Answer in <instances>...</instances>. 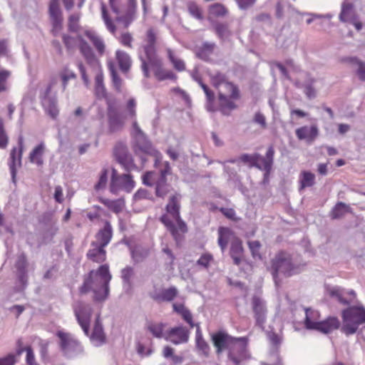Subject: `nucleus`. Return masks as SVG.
<instances>
[{"label": "nucleus", "instance_id": "1", "mask_svg": "<svg viewBox=\"0 0 365 365\" xmlns=\"http://www.w3.org/2000/svg\"><path fill=\"white\" fill-rule=\"evenodd\" d=\"M162 45L163 38L160 29L155 25L146 26L140 36V43L138 48L140 68L145 78H150L153 74L158 81H176L177 75L165 66L163 59L159 55Z\"/></svg>", "mask_w": 365, "mask_h": 365}, {"label": "nucleus", "instance_id": "2", "mask_svg": "<svg viewBox=\"0 0 365 365\" xmlns=\"http://www.w3.org/2000/svg\"><path fill=\"white\" fill-rule=\"evenodd\" d=\"M211 339L217 356L227 351V361L232 365H240L250 357L246 337H233L225 331H218L211 335Z\"/></svg>", "mask_w": 365, "mask_h": 365}, {"label": "nucleus", "instance_id": "3", "mask_svg": "<svg viewBox=\"0 0 365 365\" xmlns=\"http://www.w3.org/2000/svg\"><path fill=\"white\" fill-rule=\"evenodd\" d=\"M180 195L170 197L165 206L166 213L161 215L160 221L170 233L177 245L180 244L187 232V224L180 216Z\"/></svg>", "mask_w": 365, "mask_h": 365}, {"label": "nucleus", "instance_id": "4", "mask_svg": "<svg viewBox=\"0 0 365 365\" xmlns=\"http://www.w3.org/2000/svg\"><path fill=\"white\" fill-rule=\"evenodd\" d=\"M112 276L107 264L101 265L96 271L91 270L80 289L81 294H87L93 290L95 297H108L109 282Z\"/></svg>", "mask_w": 365, "mask_h": 365}, {"label": "nucleus", "instance_id": "5", "mask_svg": "<svg viewBox=\"0 0 365 365\" xmlns=\"http://www.w3.org/2000/svg\"><path fill=\"white\" fill-rule=\"evenodd\" d=\"M78 39L80 41V53L84 58L86 63L95 72V94L98 98H106L107 92L103 83L104 75L100 60L86 41H84L81 37H78Z\"/></svg>", "mask_w": 365, "mask_h": 365}, {"label": "nucleus", "instance_id": "6", "mask_svg": "<svg viewBox=\"0 0 365 365\" xmlns=\"http://www.w3.org/2000/svg\"><path fill=\"white\" fill-rule=\"evenodd\" d=\"M217 92L219 110L225 115L237 108L236 101L241 97L240 91L237 85L232 82H227L222 86Z\"/></svg>", "mask_w": 365, "mask_h": 365}, {"label": "nucleus", "instance_id": "7", "mask_svg": "<svg viewBox=\"0 0 365 365\" xmlns=\"http://www.w3.org/2000/svg\"><path fill=\"white\" fill-rule=\"evenodd\" d=\"M106 298H93L91 303L83 300H77L73 304L75 316L86 336L89 334L90 322L93 312L100 309Z\"/></svg>", "mask_w": 365, "mask_h": 365}, {"label": "nucleus", "instance_id": "8", "mask_svg": "<svg viewBox=\"0 0 365 365\" xmlns=\"http://www.w3.org/2000/svg\"><path fill=\"white\" fill-rule=\"evenodd\" d=\"M341 318V331L346 336L354 334L365 323V308L362 305L350 306L342 310Z\"/></svg>", "mask_w": 365, "mask_h": 365}, {"label": "nucleus", "instance_id": "9", "mask_svg": "<svg viewBox=\"0 0 365 365\" xmlns=\"http://www.w3.org/2000/svg\"><path fill=\"white\" fill-rule=\"evenodd\" d=\"M269 269L277 286L279 283L278 279L279 274H282L284 277H288L296 273V267L292 264L291 256L284 251L277 253L271 260Z\"/></svg>", "mask_w": 365, "mask_h": 365}, {"label": "nucleus", "instance_id": "10", "mask_svg": "<svg viewBox=\"0 0 365 365\" xmlns=\"http://www.w3.org/2000/svg\"><path fill=\"white\" fill-rule=\"evenodd\" d=\"M76 78V74L67 67L63 68L58 76H52L44 91L40 94V98H56V94L59 89L65 91L69 80Z\"/></svg>", "mask_w": 365, "mask_h": 365}, {"label": "nucleus", "instance_id": "11", "mask_svg": "<svg viewBox=\"0 0 365 365\" xmlns=\"http://www.w3.org/2000/svg\"><path fill=\"white\" fill-rule=\"evenodd\" d=\"M59 346L63 355L67 359H74L84 355L85 351L81 343L69 333L58 331Z\"/></svg>", "mask_w": 365, "mask_h": 365}, {"label": "nucleus", "instance_id": "12", "mask_svg": "<svg viewBox=\"0 0 365 365\" xmlns=\"http://www.w3.org/2000/svg\"><path fill=\"white\" fill-rule=\"evenodd\" d=\"M162 156L157 153L155 166L159 168L160 176L156 182L155 195L164 197L170 190V186L166 182L165 177L170 173V166L168 162L161 163Z\"/></svg>", "mask_w": 365, "mask_h": 365}, {"label": "nucleus", "instance_id": "13", "mask_svg": "<svg viewBox=\"0 0 365 365\" xmlns=\"http://www.w3.org/2000/svg\"><path fill=\"white\" fill-rule=\"evenodd\" d=\"M311 309H306V317L304 319V325L307 329H315L322 333L327 334L340 327V322L337 317H329L327 319L321 322H314L309 317V312Z\"/></svg>", "mask_w": 365, "mask_h": 365}, {"label": "nucleus", "instance_id": "14", "mask_svg": "<svg viewBox=\"0 0 365 365\" xmlns=\"http://www.w3.org/2000/svg\"><path fill=\"white\" fill-rule=\"evenodd\" d=\"M134 187L135 182L130 175L123 174L119 175H118L116 170H112L110 183V192L111 193L117 195L121 190L130 192Z\"/></svg>", "mask_w": 365, "mask_h": 365}, {"label": "nucleus", "instance_id": "15", "mask_svg": "<svg viewBox=\"0 0 365 365\" xmlns=\"http://www.w3.org/2000/svg\"><path fill=\"white\" fill-rule=\"evenodd\" d=\"M251 306L256 326L264 329L267 314L266 302L262 298H252Z\"/></svg>", "mask_w": 365, "mask_h": 365}, {"label": "nucleus", "instance_id": "16", "mask_svg": "<svg viewBox=\"0 0 365 365\" xmlns=\"http://www.w3.org/2000/svg\"><path fill=\"white\" fill-rule=\"evenodd\" d=\"M113 155L116 160L122 165L126 170H130L137 168L131 155L128 152L125 145L118 143L115 145L113 150Z\"/></svg>", "mask_w": 365, "mask_h": 365}, {"label": "nucleus", "instance_id": "17", "mask_svg": "<svg viewBox=\"0 0 365 365\" xmlns=\"http://www.w3.org/2000/svg\"><path fill=\"white\" fill-rule=\"evenodd\" d=\"M274 150L273 146H269L267 150L265 157L257 153L256 168L264 171V180H268L273 165Z\"/></svg>", "mask_w": 365, "mask_h": 365}, {"label": "nucleus", "instance_id": "18", "mask_svg": "<svg viewBox=\"0 0 365 365\" xmlns=\"http://www.w3.org/2000/svg\"><path fill=\"white\" fill-rule=\"evenodd\" d=\"M188 331L186 328L180 326L170 329L167 333L165 340L174 344L187 342L188 340Z\"/></svg>", "mask_w": 365, "mask_h": 365}, {"label": "nucleus", "instance_id": "19", "mask_svg": "<svg viewBox=\"0 0 365 365\" xmlns=\"http://www.w3.org/2000/svg\"><path fill=\"white\" fill-rule=\"evenodd\" d=\"M108 129L110 133H115L123 129L125 124V117L111 107L108 108Z\"/></svg>", "mask_w": 365, "mask_h": 365}, {"label": "nucleus", "instance_id": "20", "mask_svg": "<svg viewBox=\"0 0 365 365\" xmlns=\"http://www.w3.org/2000/svg\"><path fill=\"white\" fill-rule=\"evenodd\" d=\"M100 314H97L93 330L90 336L93 345L96 347H100L106 343V336L103 331V327L100 319Z\"/></svg>", "mask_w": 365, "mask_h": 365}, {"label": "nucleus", "instance_id": "21", "mask_svg": "<svg viewBox=\"0 0 365 365\" xmlns=\"http://www.w3.org/2000/svg\"><path fill=\"white\" fill-rule=\"evenodd\" d=\"M237 238L239 237L230 228L226 227L218 228L217 242L222 252L226 250L229 242L232 244Z\"/></svg>", "mask_w": 365, "mask_h": 365}, {"label": "nucleus", "instance_id": "22", "mask_svg": "<svg viewBox=\"0 0 365 365\" xmlns=\"http://www.w3.org/2000/svg\"><path fill=\"white\" fill-rule=\"evenodd\" d=\"M113 237V227L108 221H106L103 228L100 229L96 234L95 242L97 245L106 247L111 241Z\"/></svg>", "mask_w": 365, "mask_h": 365}, {"label": "nucleus", "instance_id": "23", "mask_svg": "<svg viewBox=\"0 0 365 365\" xmlns=\"http://www.w3.org/2000/svg\"><path fill=\"white\" fill-rule=\"evenodd\" d=\"M91 246V247L86 254L87 258L96 263L104 262L107 258V252L105 247L97 245L95 242H92Z\"/></svg>", "mask_w": 365, "mask_h": 365}, {"label": "nucleus", "instance_id": "24", "mask_svg": "<svg viewBox=\"0 0 365 365\" xmlns=\"http://www.w3.org/2000/svg\"><path fill=\"white\" fill-rule=\"evenodd\" d=\"M84 36L91 42L99 56H103L106 50V46L103 39L99 36L94 31L85 30Z\"/></svg>", "mask_w": 365, "mask_h": 365}, {"label": "nucleus", "instance_id": "25", "mask_svg": "<svg viewBox=\"0 0 365 365\" xmlns=\"http://www.w3.org/2000/svg\"><path fill=\"white\" fill-rule=\"evenodd\" d=\"M19 148H14L10 153V158L9 165L11 170V173L12 177L14 178L16 172V167L21 165V156L23 152V140L22 138L19 139Z\"/></svg>", "mask_w": 365, "mask_h": 365}, {"label": "nucleus", "instance_id": "26", "mask_svg": "<svg viewBox=\"0 0 365 365\" xmlns=\"http://www.w3.org/2000/svg\"><path fill=\"white\" fill-rule=\"evenodd\" d=\"M115 58L118 64L120 70L123 73H127L131 68L133 61L128 53L117 49L115 52Z\"/></svg>", "mask_w": 365, "mask_h": 365}, {"label": "nucleus", "instance_id": "27", "mask_svg": "<svg viewBox=\"0 0 365 365\" xmlns=\"http://www.w3.org/2000/svg\"><path fill=\"white\" fill-rule=\"evenodd\" d=\"M207 20L212 22L214 19H223L229 14V9L222 4L215 3L208 6Z\"/></svg>", "mask_w": 365, "mask_h": 365}, {"label": "nucleus", "instance_id": "28", "mask_svg": "<svg viewBox=\"0 0 365 365\" xmlns=\"http://www.w3.org/2000/svg\"><path fill=\"white\" fill-rule=\"evenodd\" d=\"M136 15V1L135 0H129L128 6L126 12L116 18L118 21L122 22L125 27H128L135 19Z\"/></svg>", "mask_w": 365, "mask_h": 365}, {"label": "nucleus", "instance_id": "29", "mask_svg": "<svg viewBox=\"0 0 365 365\" xmlns=\"http://www.w3.org/2000/svg\"><path fill=\"white\" fill-rule=\"evenodd\" d=\"M299 140H306L307 142H312L318 135V128L316 125L311 127L302 126L295 131Z\"/></svg>", "mask_w": 365, "mask_h": 365}, {"label": "nucleus", "instance_id": "30", "mask_svg": "<svg viewBox=\"0 0 365 365\" xmlns=\"http://www.w3.org/2000/svg\"><path fill=\"white\" fill-rule=\"evenodd\" d=\"M230 255L234 264L239 265L243 259L244 249L242 242L240 238L236 239L230 245Z\"/></svg>", "mask_w": 365, "mask_h": 365}, {"label": "nucleus", "instance_id": "31", "mask_svg": "<svg viewBox=\"0 0 365 365\" xmlns=\"http://www.w3.org/2000/svg\"><path fill=\"white\" fill-rule=\"evenodd\" d=\"M165 52L168 59L175 71L178 72H182L185 71L186 66L185 61L176 55L173 49L170 47H167L165 48Z\"/></svg>", "mask_w": 365, "mask_h": 365}, {"label": "nucleus", "instance_id": "32", "mask_svg": "<svg viewBox=\"0 0 365 365\" xmlns=\"http://www.w3.org/2000/svg\"><path fill=\"white\" fill-rule=\"evenodd\" d=\"M99 202L103 204L108 210L113 212L115 214L120 212L124 206L125 201L122 198H119L117 200H110L108 198H105L101 197L98 198Z\"/></svg>", "mask_w": 365, "mask_h": 365}, {"label": "nucleus", "instance_id": "33", "mask_svg": "<svg viewBox=\"0 0 365 365\" xmlns=\"http://www.w3.org/2000/svg\"><path fill=\"white\" fill-rule=\"evenodd\" d=\"M45 151V145L43 143H39L36 145L29 153V159L31 163L36 164L38 166H41L43 164V153Z\"/></svg>", "mask_w": 365, "mask_h": 365}, {"label": "nucleus", "instance_id": "34", "mask_svg": "<svg viewBox=\"0 0 365 365\" xmlns=\"http://www.w3.org/2000/svg\"><path fill=\"white\" fill-rule=\"evenodd\" d=\"M268 338L270 343L273 345L274 348L272 351V356L276 359V361L273 362L276 365H282V360L279 356L278 347L281 344L282 338L274 332L268 334Z\"/></svg>", "mask_w": 365, "mask_h": 365}, {"label": "nucleus", "instance_id": "35", "mask_svg": "<svg viewBox=\"0 0 365 365\" xmlns=\"http://www.w3.org/2000/svg\"><path fill=\"white\" fill-rule=\"evenodd\" d=\"M299 190L309 187L315 184V175L310 171L302 170L299 177Z\"/></svg>", "mask_w": 365, "mask_h": 365}, {"label": "nucleus", "instance_id": "36", "mask_svg": "<svg viewBox=\"0 0 365 365\" xmlns=\"http://www.w3.org/2000/svg\"><path fill=\"white\" fill-rule=\"evenodd\" d=\"M43 106L44 107L46 113L52 118H56L59 113L58 108L57 107V101L54 98H48V99L40 98Z\"/></svg>", "mask_w": 365, "mask_h": 365}, {"label": "nucleus", "instance_id": "37", "mask_svg": "<svg viewBox=\"0 0 365 365\" xmlns=\"http://www.w3.org/2000/svg\"><path fill=\"white\" fill-rule=\"evenodd\" d=\"M107 66L110 73L113 86L118 93H120L122 91L123 80L118 76L114 63L112 61H108Z\"/></svg>", "mask_w": 365, "mask_h": 365}, {"label": "nucleus", "instance_id": "38", "mask_svg": "<svg viewBox=\"0 0 365 365\" xmlns=\"http://www.w3.org/2000/svg\"><path fill=\"white\" fill-rule=\"evenodd\" d=\"M101 17L106 26V29L112 34H114L117 31V27L109 14L106 5L103 2H101Z\"/></svg>", "mask_w": 365, "mask_h": 365}, {"label": "nucleus", "instance_id": "39", "mask_svg": "<svg viewBox=\"0 0 365 365\" xmlns=\"http://www.w3.org/2000/svg\"><path fill=\"white\" fill-rule=\"evenodd\" d=\"M197 81L206 96V98H207L206 108H207V110L211 111V112L215 111L217 109L214 105V101H215L214 92L212 90H210L209 88V87L202 81L201 79H197Z\"/></svg>", "mask_w": 365, "mask_h": 365}, {"label": "nucleus", "instance_id": "40", "mask_svg": "<svg viewBox=\"0 0 365 365\" xmlns=\"http://www.w3.org/2000/svg\"><path fill=\"white\" fill-rule=\"evenodd\" d=\"M215 47V43L204 42L197 49V56L202 60L208 61Z\"/></svg>", "mask_w": 365, "mask_h": 365}, {"label": "nucleus", "instance_id": "41", "mask_svg": "<svg viewBox=\"0 0 365 365\" xmlns=\"http://www.w3.org/2000/svg\"><path fill=\"white\" fill-rule=\"evenodd\" d=\"M351 207L342 202H337L330 212V217L333 220L342 217L346 213L351 212Z\"/></svg>", "mask_w": 365, "mask_h": 365}, {"label": "nucleus", "instance_id": "42", "mask_svg": "<svg viewBox=\"0 0 365 365\" xmlns=\"http://www.w3.org/2000/svg\"><path fill=\"white\" fill-rule=\"evenodd\" d=\"M78 37H81L84 41H86L83 38V37L80 34L77 35L76 38L67 34H63L62 35V41L68 52L71 53L75 50L76 43H78V48H79L80 41L78 39Z\"/></svg>", "mask_w": 365, "mask_h": 365}, {"label": "nucleus", "instance_id": "43", "mask_svg": "<svg viewBox=\"0 0 365 365\" xmlns=\"http://www.w3.org/2000/svg\"><path fill=\"white\" fill-rule=\"evenodd\" d=\"M356 14L351 4H344L339 14V19L343 22L352 21L356 18Z\"/></svg>", "mask_w": 365, "mask_h": 365}, {"label": "nucleus", "instance_id": "44", "mask_svg": "<svg viewBox=\"0 0 365 365\" xmlns=\"http://www.w3.org/2000/svg\"><path fill=\"white\" fill-rule=\"evenodd\" d=\"M186 6L190 15L193 18L199 21L204 19L202 9L196 2L190 1Z\"/></svg>", "mask_w": 365, "mask_h": 365}, {"label": "nucleus", "instance_id": "45", "mask_svg": "<svg viewBox=\"0 0 365 365\" xmlns=\"http://www.w3.org/2000/svg\"><path fill=\"white\" fill-rule=\"evenodd\" d=\"M196 346L200 350L205 356H208L210 351V346L203 339L202 332L198 327L196 331L195 336Z\"/></svg>", "mask_w": 365, "mask_h": 365}, {"label": "nucleus", "instance_id": "46", "mask_svg": "<svg viewBox=\"0 0 365 365\" xmlns=\"http://www.w3.org/2000/svg\"><path fill=\"white\" fill-rule=\"evenodd\" d=\"M165 324L163 323H152L150 322L147 325L148 330L153 334V336L165 339L166 334L163 333Z\"/></svg>", "mask_w": 365, "mask_h": 365}, {"label": "nucleus", "instance_id": "47", "mask_svg": "<svg viewBox=\"0 0 365 365\" xmlns=\"http://www.w3.org/2000/svg\"><path fill=\"white\" fill-rule=\"evenodd\" d=\"M214 30L217 37L224 40L225 38L230 36L231 32L229 29L228 25L225 23L217 22L214 24Z\"/></svg>", "mask_w": 365, "mask_h": 365}, {"label": "nucleus", "instance_id": "48", "mask_svg": "<svg viewBox=\"0 0 365 365\" xmlns=\"http://www.w3.org/2000/svg\"><path fill=\"white\" fill-rule=\"evenodd\" d=\"M211 84L216 89L219 90L225 83L229 82L227 76L220 72H217L210 76Z\"/></svg>", "mask_w": 365, "mask_h": 365}, {"label": "nucleus", "instance_id": "49", "mask_svg": "<svg viewBox=\"0 0 365 365\" xmlns=\"http://www.w3.org/2000/svg\"><path fill=\"white\" fill-rule=\"evenodd\" d=\"M80 15L78 14H73L68 19V29L73 33H77L80 30Z\"/></svg>", "mask_w": 365, "mask_h": 365}, {"label": "nucleus", "instance_id": "50", "mask_svg": "<svg viewBox=\"0 0 365 365\" xmlns=\"http://www.w3.org/2000/svg\"><path fill=\"white\" fill-rule=\"evenodd\" d=\"M133 40L132 34L128 31L121 33L118 37V41L122 46L130 49L133 48Z\"/></svg>", "mask_w": 365, "mask_h": 365}, {"label": "nucleus", "instance_id": "51", "mask_svg": "<svg viewBox=\"0 0 365 365\" xmlns=\"http://www.w3.org/2000/svg\"><path fill=\"white\" fill-rule=\"evenodd\" d=\"M48 13L51 19L63 18L58 0H51L48 8Z\"/></svg>", "mask_w": 365, "mask_h": 365}, {"label": "nucleus", "instance_id": "52", "mask_svg": "<svg viewBox=\"0 0 365 365\" xmlns=\"http://www.w3.org/2000/svg\"><path fill=\"white\" fill-rule=\"evenodd\" d=\"M150 250L148 248H136L132 252V258L135 262H140L148 257Z\"/></svg>", "mask_w": 365, "mask_h": 365}, {"label": "nucleus", "instance_id": "53", "mask_svg": "<svg viewBox=\"0 0 365 365\" xmlns=\"http://www.w3.org/2000/svg\"><path fill=\"white\" fill-rule=\"evenodd\" d=\"M108 173L109 170L108 168H103L99 175V179L98 182L95 185V189L96 190H101L106 187L108 178Z\"/></svg>", "mask_w": 365, "mask_h": 365}, {"label": "nucleus", "instance_id": "54", "mask_svg": "<svg viewBox=\"0 0 365 365\" xmlns=\"http://www.w3.org/2000/svg\"><path fill=\"white\" fill-rule=\"evenodd\" d=\"M134 271L131 267H126L121 270V278L123 283L127 286H130L131 279L133 276Z\"/></svg>", "mask_w": 365, "mask_h": 365}, {"label": "nucleus", "instance_id": "55", "mask_svg": "<svg viewBox=\"0 0 365 365\" xmlns=\"http://www.w3.org/2000/svg\"><path fill=\"white\" fill-rule=\"evenodd\" d=\"M52 29L51 33L53 36H57L63 29V18L51 19Z\"/></svg>", "mask_w": 365, "mask_h": 365}, {"label": "nucleus", "instance_id": "56", "mask_svg": "<svg viewBox=\"0 0 365 365\" xmlns=\"http://www.w3.org/2000/svg\"><path fill=\"white\" fill-rule=\"evenodd\" d=\"M11 76V72L7 70L0 71V93L7 90V80Z\"/></svg>", "mask_w": 365, "mask_h": 365}, {"label": "nucleus", "instance_id": "57", "mask_svg": "<svg viewBox=\"0 0 365 365\" xmlns=\"http://www.w3.org/2000/svg\"><path fill=\"white\" fill-rule=\"evenodd\" d=\"M257 153H254L252 155L250 154H243L240 157V160L244 163L248 164L250 167H255L257 163Z\"/></svg>", "mask_w": 365, "mask_h": 365}, {"label": "nucleus", "instance_id": "58", "mask_svg": "<svg viewBox=\"0 0 365 365\" xmlns=\"http://www.w3.org/2000/svg\"><path fill=\"white\" fill-rule=\"evenodd\" d=\"M135 107H136V102H135V99H133V98L129 99L126 104V109L128 111V113H127L128 117H129L132 119L135 118V116H136Z\"/></svg>", "mask_w": 365, "mask_h": 365}, {"label": "nucleus", "instance_id": "59", "mask_svg": "<svg viewBox=\"0 0 365 365\" xmlns=\"http://www.w3.org/2000/svg\"><path fill=\"white\" fill-rule=\"evenodd\" d=\"M351 61L354 62L357 64L358 68L356 71V74L361 81H365V63L357 60L356 58H352Z\"/></svg>", "mask_w": 365, "mask_h": 365}, {"label": "nucleus", "instance_id": "60", "mask_svg": "<svg viewBox=\"0 0 365 365\" xmlns=\"http://www.w3.org/2000/svg\"><path fill=\"white\" fill-rule=\"evenodd\" d=\"M16 267L20 272H25L27 267V259L25 254L22 253L18 256Z\"/></svg>", "mask_w": 365, "mask_h": 365}, {"label": "nucleus", "instance_id": "61", "mask_svg": "<svg viewBox=\"0 0 365 365\" xmlns=\"http://www.w3.org/2000/svg\"><path fill=\"white\" fill-rule=\"evenodd\" d=\"M156 180V174L154 172H147L143 176V184L152 186L155 184Z\"/></svg>", "mask_w": 365, "mask_h": 365}, {"label": "nucleus", "instance_id": "62", "mask_svg": "<svg viewBox=\"0 0 365 365\" xmlns=\"http://www.w3.org/2000/svg\"><path fill=\"white\" fill-rule=\"evenodd\" d=\"M213 259L212 255L205 253L203 254L197 261V264L205 268H207L210 262Z\"/></svg>", "mask_w": 365, "mask_h": 365}, {"label": "nucleus", "instance_id": "63", "mask_svg": "<svg viewBox=\"0 0 365 365\" xmlns=\"http://www.w3.org/2000/svg\"><path fill=\"white\" fill-rule=\"evenodd\" d=\"M8 145V137L5 133L2 120L0 119V148H5Z\"/></svg>", "mask_w": 365, "mask_h": 365}, {"label": "nucleus", "instance_id": "64", "mask_svg": "<svg viewBox=\"0 0 365 365\" xmlns=\"http://www.w3.org/2000/svg\"><path fill=\"white\" fill-rule=\"evenodd\" d=\"M15 363V356L13 354H9L0 359V365H14Z\"/></svg>", "mask_w": 365, "mask_h": 365}]
</instances>
